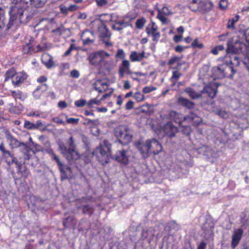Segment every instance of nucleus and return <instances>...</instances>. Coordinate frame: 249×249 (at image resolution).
<instances>
[{"label":"nucleus","mask_w":249,"mask_h":249,"mask_svg":"<svg viewBox=\"0 0 249 249\" xmlns=\"http://www.w3.org/2000/svg\"><path fill=\"white\" fill-rule=\"evenodd\" d=\"M67 144L68 148L64 143H59L58 149L61 154L69 162H72L78 160L80 157V155L77 150L76 145L72 136L68 140Z\"/></svg>","instance_id":"nucleus-1"},{"label":"nucleus","mask_w":249,"mask_h":249,"mask_svg":"<svg viewBox=\"0 0 249 249\" xmlns=\"http://www.w3.org/2000/svg\"><path fill=\"white\" fill-rule=\"evenodd\" d=\"M26 7L22 4V2L17 1V3L13 5L9 11V23L11 26L14 22L25 23L27 22V16H25Z\"/></svg>","instance_id":"nucleus-2"},{"label":"nucleus","mask_w":249,"mask_h":249,"mask_svg":"<svg viewBox=\"0 0 249 249\" xmlns=\"http://www.w3.org/2000/svg\"><path fill=\"white\" fill-rule=\"evenodd\" d=\"M140 151L144 158L149 157L150 154L157 155L162 151L161 144L155 139L148 140L140 148Z\"/></svg>","instance_id":"nucleus-3"},{"label":"nucleus","mask_w":249,"mask_h":249,"mask_svg":"<svg viewBox=\"0 0 249 249\" xmlns=\"http://www.w3.org/2000/svg\"><path fill=\"white\" fill-rule=\"evenodd\" d=\"M114 133L119 141L123 144H127L132 140V131L126 126H119L116 127Z\"/></svg>","instance_id":"nucleus-4"},{"label":"nucleus","mask_w":249,"mask_h":249,"mask_svg":"<svg viewBox=\"0 0 249 249\" xmlns=\"http://www.w3.org/2000/svg\"><path fill=\"white\" fill-rule=\"evenodd\" d=\"M213 3L209 0H192L189 4V8L193 11L207 12L213 7Z\"/></svg>","instance_id":"nucleus-5"},{"label":"nucleus","mask_w":249,"mask_h":249,"mask_svg":"<svg viewBox=\"0 0 249 249\" xmlns=\"http://www.w3.org/2000/svg\"><path fill=\"white\" fill-rule=\"evenodd\" d=\"M213 73L219 77L231 78L236 73V71L231 66H229L225 61V65H221L213 68Z\"/></svg>","instance_id":"nucleus-6"},{"label":"nucleus","mask_w":249,"mask_h":249,"mask_svg":"<svg viewBox=\"0 0 249 249\" xmlns=\"http://www.w3.org/2000/svg\"><path fill=\"white\" fill-rule=\"evenodd\" d=\"M98 26V31L99 36L101 40L107 47H109L113 45V43L111 41L110 38L111 33L107 26L100 22L97 23Z\"/></svg>","instance_id":"nucleus-7"},{"label":"nucleus","mask_w":249,"mask_h":249,"mask_svg":"<svg viewBox=\"0 0 249 249\" xmlns=\"http://www.w3.org/2000/svg\"><path fill=\"white\" fill-rule=\"evenodd\" d=\"M108 148L106 145L100 144L92 152L98 161L102 164L107 163L109 160V153L107 151Z\"/></svg>","instance_id":"nucleus-8"},{"label":"nucleus","mask_w":249,"mask_h":249,"mask_svg":"<svg viewBox=\"0 0 249 249\" xmlns=\"http://www.w3.org/2000/svg\"><path fill=\"white\" fill-rule=\"evenodd\" d=\"M145 32L149 36L152 37L154 42L157 43L159 41L160 33L158 31V26L154 21L151 20L150 23L146 27Z\"/></svg>","instance_id":"nucleus-9"},{"label":"nucleus","mask_w":249,"mask_h":249,"mask_svg":"<svg viewBox=\"0 0 249 249\" xmlns=\"http://www.w3.org/2000/svg\"><path fill=\"white\" fill-rule=\"evenodd\" d=\"M109 56V54L104 51H100L92 53L89 57V62L93 65H98L102 63L106 57Z\"/></svg>","instance_id":"nucleus-10"},{"label":"nucleus","mask_w":249,"mask_h":249,"mask_svg":"<svg viewBox=\"0 0 249 249\" xmlns=\"http://www.w3.org/2000/svg\"><path fill=\"white\" fill-rule=\"evenodd\" d=\"M170 116L176 123H178L180 125L183 121H187L188 122L191 123L195 119L194 117L192 116V115L183 117L181 114L175 111H171L170 112Z\"/></svg>","instance_id":"nucleus-11"},{"label":"nucleus","mask_w":249,"mask_h":249,"mask_svg":"<svg viewBox=\"0 0 249 249\" xmlns=\"http://www.w3.org/2000/svg\"><path fill=\"white\" fill-rule=\"evenodd\" d=\"M162 131L167 136L173 138L178 132V128L171 122L165 124L162 128Z\"/></svg>","instance_id":"nucleus-12"},{"label":"nucleus","mask_w":249,"mask_h":249,"mask_svg":"<svg viewBox=\"0 0 249 249\" xmlns=\"http://www.w3.org/2000/svg\"><path fill=\"white\" fill-rule=\"evenodd\" d=\"M132 73V71L130 70L129 61L127 59L123 60L118 70L119 77L122 78L124 76L125 73L131 74Z\"/></svg>","instance_id":"nucleus-13"},{"label":"nucleus","mask_w":249,"mask_h":249,"mask_svg":"<svg viewBox=\"0 0 249 249\" xmlns=\"http://www.w3.org/2000/svg\"><path fill=\"white\" fill-rule=\"evenodd\" d=\"M158 15L157 18L164 24H168V20L166 16L170 15L172 12L167 7H163L161 9H157Z\"/></svg>","instance_id":"nucleus-14"},{"label":"nucleus","mask_w":249,"mask_h":249,"mask_svg":"<svg viewBox=\"0 0 249 249\" xmlns=\"http://www.w3.org/2000/svg\"><path fill=\"white\" fill-rule=\"evenodd\" d=\"M217 85L215 83L209 84L201 90L202 96L204 94H206L207 96L211 98H214L217 93Z\"/></svg>","instance_id":"nucleus-15"},{"label":"nucleus","mask_w":249,"mask_h":249,"mask_svg":"<svg viewBox=\"0 0 249 249\" xmlns=\"http://www.w3.org/2000/svg\"><path fill=\"white\" fill-rule=\"evenodd\" d=\"M114 158L119 162L124 165H127L129 161V156L127 150H121L118 151Z\"/></svg>","instance_id":"nucleus-16"},{"label":"nucleus","mask_w":249,"mask_h":249,"mask_svg":"<svg viewBox=\"0 0 249 249\" xmlns=\"http://www.w3.org/2000/svg\"><path fill=\"white\" fill-rule=\"evenodd\" d=\"M243 234V231L241 228L237 229L234 231L231 237V246L232 248L234 249L237 246L241 239Z\"/></svg>","instance_id":"nucleus-17"},{"label":"nucleus","mask_w":249,"mask_h":249,"mask_svg":"<svg viewBox=\"0 0 249 249\" xmlns=\"http://www.w3.org/2000/svg\"><path fill=\"white\" fill-rule=\"evenodd\" d=\"M81 39L85 45H89L94 42L95 37L92 32L86 31L82 34Z\"/></svg>","instance_id":"nucleus-18"},{"label":"nucleus","mask_w":249,"mask_h":249,"mask_svg":"<svg viewBox=\"0 0 249 249\" xmlns=\"http://www.w3.org/2000/svg\"><path fill=\"white\" fill-rule=\"evenodd\" d=\"M27 74L23 71L17 72L16 76L14 77L13 84L15 86H19L27 78Z\"/></svg>","instance_id":"nucleus-19"},{"label":"nucleus","mask_w":249,"mask_h":249,"mask_svg":"<svg viewBox=\"0 0 249 249\" xmlns=\"http://www.w3.org/2000/svg\"><path fill=\"white\" fill-rule=\"evenodd\" d=\"M93 86L95 90H98L99 92H103L107 91L108 89V84L103 80H97L94 82Z\"/></svg>","instance_id":"nucleus-20"},{"label":"nucleus","mask_w":249,"mask_h":249,"mask_svg":"<svg viewBox=\"0 0 249 249\" xmlns=\"http://www.w3.org/2000/svg\"><path fill=\"white\" fill-rule=\"evenodd\" d=\"M177 102L178 105L188 109H192L195 106V104L194 102L182 97H178L177 99Z\"/></svg>","instance_id":"nucleus-21"},{"label":"nucleus","mask_w":249,"mask_h":249,"mask_svg":"<svg viewBox=\"0 0 249 249\" xmlns=\"http://www.w3.org/2000/svg\"><path fill=\"white\" fill-rule=\"evenodd\" d=\"M128 25V23L124 20H115L111 27L114 30L121 31Z\"/></svg>","instance_id":"nucleus-22"},{"label":"nucleus","mask_w":249,"mask_h":249,"mask_svg":"<svg viewBox=\"0 0 249 249\" xmlns=\"http://www.w3.org/2000/svg\"><path fill=\"white\" fill-rule=\"evenodd\" d=\"M145 52L138 53L136 51H132L129 55V59L131 62L140 61L144 57Z\"/></svg>","instance_id":"nucleus-23"},{"label":"nucleus","mask_w":249,"mask_h":249,"mask_svg":"<svg viewBox=\"0 0 249 249\" xmlns=\"http://www.w3.org/2000/svg\"><path fill=\"white\" fill-rule=\"evenodd\" d=\"M6 139L8 141L9 146L12 149L18 148L21 144V142H19L16 138L8 133L6 136Z\"/></svg>","instance_id":"nucleus-24"},{"label":"nucleus","mask_w":249,"mask_h":249,"mask_svg":"<svg viewBox=\"0 0 249 249\" xmlns=\"http://www.w3.org/2000/svg\"><path fill=\"white\" fill-rule=\"evenodd\" d=\"M41 61L48 69L51 68L53 64L52 57L47 53H45L42 55Z\"/></svg>","instance_id":"nucleus-25"},{"label":"nucleus","mask_w":249,"mask_h":249,"mask_svg":"<svg viewBox=\"0 0 249 249\" xmlns=\"http://www.w3.org/2000/svg\"><path fill=\"white\" fill-rule=\"evenodd\" d=\"M182 57H178L177 56H173L169 60L168 62V65L172 66L176 63H177V66L176 67L172 68V69H178L181 67V66L183 64V63H180L179 62L182 59Z\"/></svg>","instance_id":"nucleus-26"},{"label":"nucleus","mask_w":249,"mask_h":249,"mask_svg":"<svg viewBox=\"0 0 249 249\" xmlns=\"http://www.w3.org/2000/svg\"><path fill=\"white\" fill-rule=\"evenodd\" d=\"M184 91L192 99H196L202 97L201 91L200 93L196 92L194 89L191 88H186Z\"/></svg>","instance_id":"nucleus-27"},{"label":"nucleus","mask_w":249,"mask_h":249,"mask_svg":"<svg viewBox=\"0 0 249 249\" xmlns=\"http://www.w3.org/2000/svg\"><path fill=\"white\" fill-rule=\"evenodd\" d=\"M10 93L16 101H17L18 99L23 101L26 98V95L19 90H11Z\"/></svg>","instance_id":"nucleus-28"},{"label":"nucleus","mask_w":249,"mask_h":249,"mask_svg":"<svg viewBox=\"0 0 249 249\" xmlns=\"http://www.w3.org/2000/svg\"><path fill=\"white\" fill-rule=\"evenodd\" d=\"M18 147L19 148V150L24 154V160H29L30 158L28 154L30 149L29 147L26 143L21 142V144Z\"/></svg>","instance_id":"nucleus-29"},{"label":"nucleus","mask_w":249,"mask_h":249,"mask_svg":"<svg viewBox=\"0 0 249 249\" xmlns=\"http://www.w3.org/2000/svg\"><path fill=\"white\" fill-rule=\"evenodd\" d=\"M237 52V49L234 47L231 41H228L227 42V47L226 48L227 54L225 56L226 58H228V56L231 54H234Z\"/></svg>","instance_id":"nucleus-30"},{"label":"nucleus","mask_w":249,"mask_h":249,"mask_svg":"<svg viewBox=\"0 0 249 249\" xmlns=\"http://www.w3.org/2000/svg\"><path fill=\"white\" fill-rule=\"evenodd\" d=\"M228 57L230 58L229 60H226V63L232 65H234L235 66H239L240 65V62L239 61V58L237 56H235L234 54H230L228 56Z\"/></svg>","instance_id":"nucleus-31"},{"label":"nucleus","mask_w":249,"mask_h":249,"mask_svg":"<svg viewBox=\"0 0 249 249\" xmlns=\"http://www.w3.org/2000/svg\"><path fill=\"white\" fill-rule=\"evenodd\" d=\"M17 72L16 70L11 68L7 70L5 74V79L4 81H8L10 79L12 80V82L13 83V81L14 80V77L16 76Z\"/></svg>","instance_id":"nucleus-32"},{"label":"nucleus","mask_w":249,"mask_h":249,"mask_svg":"<svg viewBox=\"0 0 249 249\" xmlns=\"http://www.w3.org/2000/svg\"><path fill=\"white\" fill-rule=\"evenodd\" d=\"M239 18V16L236 15L234 18L231 19H229L228 23H227V28L229 29H231L233 30L235 29L234 24L235 22H237Z\"/></svg>","instance_id":"nucleus-33"},{"label":"nucleus","mask_w":249,"mask_h":249,"mask_svg":"<svg viewBox=\"0 0 249 249\" xmlns=\"http://www.w3.org/2000/svg\"><path fill=\"white\" fill-rule=\"evenodd\" d=\"M30 9V8L28 9L26 8L25 16H27V21L38 13V11L35 9H31L30 11L29 12Z\"/></svg>","instance_id":"nucleus-34"},{"label":"nucleus","mask_w":249,"mask_h":249,"mask_svg":"<svg viewBox=\"0 0 249 249\" xmlns=\"http://www.w3.org/2000/svg\"><path fill=\"white\" fill-rule=\"evenodd\" d=\"M181 75V73L178 71H173L172 72V75L170 78V80L173 86L176 84V82L178 80Z\"/></svg>","instance_id":"nucleus-35"},{"label":"nucleus","mask_w":249,"mask_h":249,"mask_svg":"<svg viewBox=\"0 0 249 249\" xmlns=\"http://www.w3.org/2000/svg\"><path fill=\"white\" fill-rule=\"evenodd\" d=\"M46 0H32L31 5L35 8H41L44 6Z\"/></svg>","instance_id":"nucleus-36"},{"label":"nucleus","mask_w":249,"mask_h":249,"mask_svg":"<svg viewBox=\"0 0 249 249\" xmlns=\"http://www.w3.org/2000/svg\"><path fill=\"white\" fill-rule=\"evenodd\" d=\"M33 42L29 40L28 42L23 45L22 51L24 53H28L30 51L33 50Z\"/></svg>","instance_id":"nucleus-37"},{"label":"nucleus","mask_w":249,"mask_h":249,"mask_svg":"<svg viewBox=\"0 0 249 249\" xmlns=\"http://www.w3.org/2000/svg\"><path fill=\"white\" fill-rule=\"evenodd\" d=\"M146 19L144 18L137 19L136 21V27L137 29H142L146 23Z\"/></svg>","instance_id":"nucleus-38"},{"label":"nucleus","mask_w":249,"mask_h":249,"mask_svg":"<svg viewBox=\"0 0 249 249\" xmlns=\"http://www.w3.org/2000/svg\"><path fill=\"white\" fill-rule=\"evenodd\" d=\"M125 56L126 54L124 51L122 49H119L117 50L115 56L118 59L124 60L125 59Z\"/></svg>","instance_id":"nucleus-39"},{"label":"nucleus","mask_w":249,"mask_h":249,"mask_svg":"<svg viewBox=\"0 0 249 249\" xmlns=\"http://www.w3.org/2000/svg\"><path fill=\"white\" fill-rule=\"evenodd\" d=\"M224 50V46L223 45L216 46L211 50V53L214 55L218 54V52L223 51Z\"/></svg>","instance_id":"nucleus-40"},{"label":"nucleus","mask_w":249,"mask_h":249,"mask_svg":"<svg viewBox=\"0 0 249 249\" xmlns=\"http://www.w3.org/2000/svg\"><path fill=\"white\" fill-rule=\"evenodd\" d=\"M101 100H98L96 98H93L90 100L88 103V105L89 107H92L93 105H100L101 104Z\"/></svg>","instance_id":"nucleus-41"},{"label":"nucleus","mask_w":249,"mask_h":249,"mask_svg":"<svg viewBox=\"0 0 249 249\" xmlns=\"http://www.w3.org/2000/svg\"><path fill=\"white\" fill-rule=\"evenodd\" d=\"M215 113L223 118H227L229 117L228 113L225 110L222 109H219L217 111H215Z\"/></svg>","instance_id":"nucleus-42"},{"label":"nucleus","mask_w":249,"mask_h":249,"mask_svg":"<svg viewBox=\"0 0 249 249\" xmlns=\"http://www.w3.org/2000/svg\"><path fill=\"white\" fill-rule=\"evenodd\" d=\"M228 6V2L227 0H220L219 2V7L222 10H226Z\"/></svg>","instance_id":"nucleus-43"},{"label":"nucleus","mask_w":249,"mask_h":249,"mask_svg":"<svg viewBox=\"0 0 249 249\" xmlns=\"http://www.w3.org/2000/svg\"><path fill=\"white\" fill-rule=\"evenodd\" d=\"M8 156L11 158V161H9L8 162V164L9 165H11V164L15 163L16 164V165L17 166V167H18V168L20 169V167L21 166V162H18V160H17L16 158H15L12 154H11V156Z\"/></svg>","instance_id":"nucleus-44"},{"label":"nucleus","mask_w":249,"mask_h":249,"mask_svg":"<svg viewBox=\"0 0 249 249\" xmlns=\"http://www.w3.org/2000/svg\"><path fill=\"white\" fill-rule=\"evenodd\" d=\"M0 151L2 152V155L3 156H6V155L8 156H11V153L10 152L7 150H6L5 148L4 145L3 143L1 142L0 144Z\"/></svg>","instance_id":"nucleus-45"},{"label":"nucleus","mask_w":249,"mask_h":249,"mask_svg":"<svg viewBox=\"0 0 249 249\" xmlns=\"http://www.w3.org/2000/svg\"><path fill=\"white\" fill-rule=\"evenodd\" d=\"M133 97L138 102L143 101L144 99L143 95L140 92L135 93Z\"/></svg>","instance_id":"nucleus-46"},{"label":"nucleus","mask_w":249,"mask_h":249,"mask_svg":"<svg viewBox=\"0 0 249 249\" xmlns=\"http://www.w3.org/2000/svg\"><path fill=\"white\" fill-rule=\"evenodd\" d=\"M66 117L67 118V123L68 124H71L74 125H76L78 124L79 123V118H68L67 116H66Z\"/></svg>","instance_id":"nucleus-47"},{"label":"nucleus","mask_w":249,"mask_h":249,"mask_svg":"<svg viewBox=\"0 0 249 249\" xmlns=\"http://www.w3.org/2000/svg\"><path fill=\"white\" fill-rule=\"evenodd\" d=\"M52 158L56 161L60 169H61L63 164L59 160L58 157L54 153V152H52Z\"/></svg>","instance_id":"nucleus-48"},{"label":"nucleus","mask_w":249,"mask_h":249,"mask_svg":"<svg viewBox=\"0 0 249 249\" xmlns=\"http://www.w3.org/2000/svg\"><path fill=\"white\" fill-rule=\"evenodd\" d=\"M87 102L85 100H79L75 101L74 105L77 107H83L86 105Z\"/></svg>","instance_id":"nucleus-49"},{"label":"nucleus","mask_w":249,"mask_h":249,"mask_svg":"<svg viewBox=\"0 0 249 249\" xmlns=\"http://www.w3.org/2000/svg\"><path fill=\"white\" fill-rule=\"evenodd\" d=\"M53 121L57 124L65 125L66 123L61 118L60 116L53 118Z\"/></svg>","instance_id":"nucleus-50"},{"label":"nucleus","mask_w":249,"mask_h":249,"mask_svg":"<svg viewBox=\"0 0 249 249\" xmlns=\"http://www.w3.org/2000/svg\"><path fill=\"white\" fill-rule=\"evenodd\" d=\"M156 89V88L154 87H149V86H146L143 88L142 91L144 93H149L152 91H154Z\"/></svg>","instance_id":"nucleus-51"},{"label":"nucleus","mask_w":249,"mask_h":249,"mask_svg":"<svg viewBox=\"0 0 249 249\" xmlns=\"http://www.w3.org/2000/svg\"><path fill=\"white\" fill-rule=\"evenodd\" d=\"M48 85L46 84H42L36 87V89L42 92L46 91L48 89Z\"/></svg>","instance_id":"nucleus-52"},{"label":"nucleus","mask_w":249,"mask_h":249,"mask_svg":"<svg viewBox=\"0 0 249 249\" xmlns=\"http://www.w3.org/2000/svg\"><path fill=\"white\" fill-rule=\"evenodd\" d=\"M192 46L193 48H202L203 45L202 43H199L197 39H196L192 43Z\"/></svg>","instance_id":"nucleus-53"},{"label":"nucleus","mask_w":249,"mask_h":249,"mask_svg":"<svg viewBox=\"0 0 249 249\" xmlns=\"http://www.w3.org/2000/svg\"><path fill=\"white\" fill-rule=\"evenodd\" d=\"M181 131L184 134L189 135L191 132V129L190 126L188 125L183 126Z\"/></svg>","instance_id":"nucleus-54"},{"label":"nucleus","mask_w":249,"mask_h":249,"mask_svg":"<svg viewBox=\"0 0 249 249\" xmlns=\"http://www.w3.org/2000/svg\"><path fill=\"white\" fill-rule=\"evenodd\" d=\"M42 93V92L36 89L33 92V95L36 99H38L40 98Z\"/></svg>","instance_id":"nucleus-55"},{"label":"nucleus","mask_w":249,"mask_h":249,"mask_svg":"<svg viewBox=\"0 0 249 249\" xmlns=\"http://www.w3.org/2000/svg\"><path fill=\"white\" fill-rule=\"evenodd\" d=\"M53 20L52 19H48V18H44L42 19L40 21V23H46V28L48 29V26L53 24Z\"/></svg>","instance_id":"nucleus-56"},{"label":"nucleus","mask_w":249,"mask_h":249,"mask_svg":"<svg viewBox=\"0 0 249 249\" xmlns=\"http://www.w3.org/2000/svg\"><path fill=\"white\" fill-rule=\"evenodd\" d=\"M70 76L71 77L77 78L80 76V73L77 70H73L70 72Z\"/></svg>","instance_id":"nucleus-57"},{"label":"nucleus","mask_w":249,"mask_h":249,"mask_svg":"<svg viewBox=\"0 0 249 249\" xmlns=\"http://www.w3.org/2000/svg\"><path fill=\"white\" fill-rule=\"evenodd\" d=\"M60 10L61 13L65 15H67L69 12L68 7L63 5L60 6Z\"/></svg>","instance_id":"nucleus-58"},{"label":"nucleus","mask_w":249,"mask_h":249,"mask_svg":"<svg viewBox=\"0 0 249 249\" xmlns=\"http://www.w3.org/2000/svg\"><path fill=\"white\" fill-rule=\"evenodd\" d=\"M22 109V107L20 106V107L18 108V109L17 110L16 108V107L13 106V105H12L11 107L9 108V111L11 112H14L16 113H18L20 112V111Z\"/></svg>","instance_id":"nucleus-59"},{"label":"nucleus","mask_w":249,"mask_h":249,"mask_svg":"<svg viewBox=\"0 0 249 249\" xmlns=\"http://www.w3.org/2000/svg\"><path fill=\"white\" fill-rule=\"evenodd\" d=\"M5 12L4 9L0 7V22H4L5 19Z\"/></svg>","instance_id":"nucleus-60"},{"label":"nucleus","mask_w":249,"mask_h":249,"mask_svg":"<svg viewBox=\"0 0 249 249\" xmlns=\"http://www.w3.org/2000/svg\"><path fill=\"white\" fill-rule=\"evenodd\" d=\"M68 105L64 101H61L58 103V107L62 109L65 108L67 107Z\"/></svg>","instance_id":"nucleus-61"},{"label":"nucleus","mask_w":249,"mask_h":249,"mask_svg":"<svg viewBox=\"0 0 249 249\" xmlns=\"http://www.w3.org/2000/svg\"><path fill=\"white\" fill-rule=\"evenodd\" d=\"M134 102L131 100H129L125 104V109L127 110H130L133 107Z\"/></svg>","instance_id":"nucleus-62"},{"label":"nucleus","mask_w":249,"mask_h":249,"mask_svg":"<svg viewBox=\"0 0 249 249\" xmlns=\"http://www.w3.org/2000/svg\"><path fill=\"white\" fill-rule=\"evenodd\" d=\"M95 1L99 6H103L107 4V0H95Z\"/></svg>","instance_id":"nucleus-63"},{"label":"nucleus","mask_w":249,"mask_h":249,"mask_svg":"<svg viewBox=\"0 0 249 249\" xmlns=\"http://www.w3.org/2000/svg\"><path fill=\"white\" fill-rule=\"evenodd\" d=\"M182 38H183L182 35H175L174 36L173 39H174V40L175 42H180V41H182Z\"/></svg>","instance_id":"nucleus-64"}]
</instances>
